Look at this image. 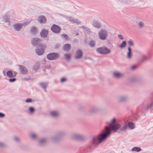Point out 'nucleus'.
Listing matches in <instances>:
<instances>
[{
  "mask_svg": "<svg viewBox=\"0 0 153 153\" xmlns=\"http://www.w3.org/2000/svg\"><path fill=\"white\" fill-rule=\"evenodd\" d=\"M139 25L140 27H141L143 26V24L142 22H140L139 24Z\"/></svg>",
  "mask_w": 153,
  "mask_h": 153,
  "instance_id": "33",
  "label": "nucleus"
},
{
  "mask_svg": "<svg viewBox=\"0 0 153 153\" xmlns=\"http://www.w3.org/2000/svg\"><path fill=\"white\" fill-rule=\"evenodd\" d=\"M38 21L40 23H45L46 21V19L44 16H40L39 17Z\"/></svg>",
  "mask_w": 153,
  "mask_h": 153,
  "instance_id": "12",
  "label": "nucleus"
},
{
  "mask_svg": "<svg viewBox=\"0 0 153 153\" xmlns=\"http://www.w3.org/2000/svg\"><path fill=\"white\" fill-rule=\"evenodd\" d=\"M97 51L98 53L102 54H107L110 52V50L105 47L98 48Z\"/></svg>",
  "mask_w": 153,
  "mask_h": 153,
  "instance_id": "2",
  "label": "nucleus"
},
{
  "mask_svg": "<svg viewBox=\"0 0 153 153\" xmlns=\"http://www.w3.org/2000/svg\"><path fill=\"white\" fill-rule=\"evenodd\" d=\"M22 26L23 25L21 24H16L13 26L15 29L17 30H20Z\"/></svg>",
  "mask_w": 153,
  "mask_h": 153,
  "instance_id": "14",
  "label": "nucleus"
},
{
  "mask_svg": "<svg viewBox=\"0 0 153 153\" xmlns=\"http://www.w3.org/2000/svg\"><path fill=\"white\" fill-rule=\"evenodd\" d=\"M126 45V42L125 41H123L121 43V44L120 45V47L122 48L125 46Z\"/></svg>",
  "mask_w": 153,
  "mask_h": 153,
  "instance_id": "21",
  "label": "nucleus"
},
{
  "mask_svg": "<svg viewBox=\"0 0 153 153\" xmlns=\"http://www.w3.org/2000/svg\"><path fill=\"white\" fill-rule=\"evenodd\" d=\"M46 48V46L43 45H39L38 48L36 50V53L39 55H41L43 54L45 51V49Z\"/></svg>",
  "mask_w": 153,
  "mask_h": 153,
  "instance_id": "3",
  "label": "nucleus"
},
{
  "mask_svg": "<svg viewBox=\"0 0 153 153\" xmlns=\"http://www.w3.org/2000/svg\"><path fill=\"white\" fill-rule=\"evenodd\" d=\"M4 116V114L2 113H0V117H3Z\"/></svg>",
  "mask_w": 153,
  "mask_h": 153,
  "instance_id": "30",
  "label": "nucleus"
},
{
  "mask_svg": "<svg viewBox=\"0 0 153 153\" xmlns=\"http://www.w3.org/2000/svg\"><path fill=\"white\" fill-rule=\"evenodd\" d=\"M51 115L53 116H56L58 115V113L56 111H52L51 113Z\"/></svg>",
  "mask_w": 153,
  "mask_h": 153,
  "instance_id": "22",
  "label": "nucleus"
},
{
  "mask_svg": "<svg viewBox=\"0 0 153 153\" xmlns=\"http://www.w3.org/2000/svg\"><path fill=\"white\" fill-rule=\"evenodd\" d=\"M65 58L67 59H70L71 57V55L70 53H68L64 55Z\"/></svg>",
  "mask_w": 153,
  "mask_h": 153,
  "instance_id": "17",
  "label": "nucleus"
},
{
  "mask_svg": "<svg viewBox=\"0 0 153 153\" xmlns=\"http://www.w3.org/2000/svg\"><path fill=\"white\" fill-rule=\"evenodd\" d=\"M63 36L65 37L66 38H67L68 37L65 34H64L63 35Z\"/></svg>",
  "mask_w": 153,
  "mask_h": 153,
  "instance_id": "34",
  "label": "nucleus"
},
{
  "mask_svg": "<svg viewBox=\"0 0 153 153\" xmlns=\"http://www.w3.org/2000/svg\"><path fill=\"white\" fill-rule=\"evenodd\" d=\"M41 40L38 38H35L32 41V43L33 45H39L40 43Z\"/></svg>",
  "mask_w": 153,
  "mask_h": 153,
  "instance_id": "10",
  "label": "nucleus"
},
{
  "mask_svg": "<svg viewBox=\"0 0 153 153\" xmlns=\"http://www.w3.org/2000/svg\"><path fill=\"white\" fill-rule=\"evenodd\" d=\"M128 49L129 51H128V58H130L131 57V49L129 47L128 48Z\"/></svg>",
  "mask_w": 153,
  "mask_h": 153,
  "instance_id": "19",
  "label": "nucleus"
},
{
  "mask_svg": "<svg viewBox=\"0 0 153 153\" xmlns=\"http://www.w3.org/2000/svg\"><path fill=\"white\" fill-rule=\"evenodd\" d=\"M141 150V149L139 147H134L132 149V151L133 152H139Z\"/></svg>",
  "mask_w": 153,
  "mask_h": 153,
  "instance_id": "15",
  "label": "nucleus"
},
{
  "mask_svg": "<svg viewBox=\"0 0 153 153\" xmlns=\"http://www.w3.org/2000/svg\"><path fill=\"white\" fill-rule=\"evenodd\" d=\"M118 37H119V38L121 39H123V36H122V35H118Z\"/></svg>",
  "mask_w": 153,
  "mask_h": 153,
  "instance_id": "31",
  "label": "nucleus"
},
{
  "mask_svg": "<svg viewBox=\"0 0 153 153\" xmlns=\"http://www.w3.org/2000/svg\"><path fill=\"white\" fill-rule=\"evenodd\" d=\"M89 45L91 47H94L95 45V43L94 41H91L89 43Z\"/></svg>",
  "mask_w": 153,
  "mask_h": 153,
  "instance_id": "23",
  "label": "nucleus"
},
{
  "mask_svg": "<svg viewBox=\"0 0 153 153\" xmlns=\"http://www.w3.org/2000/svg\"><path fill=\"white\" fill-rule=\"evenodd\" d=\"M116 120L115 119H113L111 124L109 126L106 127L103 133L99 135L97 138H94L93 140L94 143L99 144L104 140L106 137L109 134L111 130L116 131L120 127L119 124H117L114 125L116 123Z\"/></svg>",
  "mask_w": 153,
  "mask_h": 153,
  "instance_id": "1",
  "label": "nucleus"
},
{
  "mask_svg": "<svg viewBox=\"0 0 153 153\" xmlns=\"http://www.w3.org/2000/svg\"><path fill=\"white\" fill-rule=\"evenodd\" d=\"M27 102H32V100L30 99H27L26 100Z\"/></svg>",
  "mask_w": 153,
  "mask_h": 153,
  "instance_id": "25",
  "label": "nucleus"
},
{
  "mask_svg": "<svg viewBox=\"0 0 153 153\" xmlns=\"http://www.w3.org/2000/svg\"><path fill=\"white\" fill-rule=\"evenodd\" d=\"M99 37L102 40H105L107 36V33L104 30H101L99 33Z\"/></svg>",
  "mask_w": 153,
  "mask_h": 153,
  "instance_id": "5",
  "label": "nucleus"
},
{
  "mask_svg": "<svg viewBox=\"0 0 153 153\" xmlns=\"http://www.w3.org/2000/svg\"><path fill=\"white\" fill-rule=\"evenodd\" d=\"M16 80V79L15 78L13 79H9V81L10 82H13Z\"/></svg>",
  "mask_w": 153,
  "mask_h": 153,
  "instance_id": "26",
  "label": "nucleus"
},
{
  "mask_svg": "<svg viewBox=\"0 0 153 153\" xmlns=\"http://www.w3.org/2000/svg\"><path fill=\"white\" fill-rule=\"evenodd\" d=\"M31 136L32 138H35L36 137V135L34 134H32Z\"/></svg>",
  "mask_w": 153,
  "mask_h": 153,
  "instance_id": "27",
  "label": "nucleus"
},
{
  "mask_svg": "<svg viewBox=\"0 0 153 153\" xmlns=\"http://www.w3.org/2000/svg\"><path fill=\"white\" fill-rule=\"evenodd\" d=\"M128 44L130 46H132L133 45V42L131 41H129L128 42Z\"/></svg>",
  "mask_w": 153,
  "mask_h": 153,
  "instance_id": "28",
  "label": "nucleus"
},
{
  "mask_svg": "<svg viewBox=\"0 0 153 153\" xmlns=\"http://www.w3.org/2000/svg\"><path fill=\"white\" fill-rule=\"evenodd\" d=\"M31 31L33 33H36L37 32L36 28L35 27H33L31 29Z\"/></svg>",
  "mask_w": 153,
  "mask_h": 153,
  "instance_id": "20",
  "label": "nucleus"
},
{
  "mask_svg": "<svg viewBox=\"0 0 153 153\" xmlns=\"http://www.w3.org/2000/svg\"><path fill=\"white\" fill-rule=\"evenodd\" d=\"M51 29L53 32L56 33H59L61 30L60 27L55 25H54L52 26Z\"/></svg>",
  "mask_w": 153,
  "mask_h": 153,
  "instance_id": "6",
  "label": "nucleus"
},
{
  "mask_svg": "<svg viewBox=\"0 0 153 153\" xmlns=\"http://www.w3.org/2000/svg\"><path fill=\"white\" fill-rule=\"evenodd\" d=\"M114 75L115 77H120L122 75L121 74L118 72L114 73Z\"/></svg>",
  "mask_w": 153,
  "mask_h": 153,
  "instance_id": "18",
  "label": "nucleus"
},
{
  "mask_svg": "<svg viewBox=\"0 0 153 153\" xmlns=\"http://www.w3.org/2000/svg\"><path fill=\"white\" fill-rule=\"evenodd\" d=\"M66 79L65 78H62L61 79V81L62 82H64L66 80Z\"/></svg>",
  "mask_w": 153,
  "mask_h": 153,
  "instance_id": "29",
  "label": "nucleus"
},
{
  "mask_svg": "<svg viewBox=\"0 0 153 153\" xmlns=\"http://www.w3.org/2000/svg\"><path fill=\"white\" fill-rule=\"evenodd\" d=\"M19 66V68L22 73L24 74L27 73V71L26 68L20 65Z\"/></svg>",
  "mask_w": 153,
  "mask_h": 153,
  "instance_id": "13",
  "label": "nucleus"
},
{
  "mask_svg": "<svg viewBox=\"0 0 153 153\" xmlns=\"http://www.w3.org/2000/svg\"><path fill=\"white\" fill-rule=\"evenodd\" d=\"M59 56V54L57 53H52L48 54L47 56V58L50 60H54L57 58Z\"/></svg>",
  "mask_w": 153,
  "mask_h": 153,
  "instance_id": "4",
  "label": "nucleus"
},
{
  "mask_svg": "<svg viewBox=\"0 0 153 153\" xmlns=\"http://www.w3.org/2000/svg\"><path fill=\"white\" fill-rule=\"evenodd\" d=\"M82 51L80 50H78L76 52L75 58L76 59L80 58L82 57Z\"/></svg>",
  "mask_w": 153,
  "mask_h": 153,
  "instance_id": "8",
  "label": "nucleus"
},
{
  "mask_svg": "<svg viewBox=\"0 0 153 153\" xmlns=\"http://www.w3.org/2000/svg\"><path fill=\"white\" fill-rule=\"evenodd\" d=\"M29 110L30 113H33L34 111V108L33 107H30L29 108Z\"/></svg>",
  "mask_w": 153,
  "mask_h": 153,
  "instance_id": "24",
  "label": "nucleus"
},
{
  "mask_svg": "<svg viewBox=\"0 0 153 153\" xmlns=\"http://www.w3.org/2000/svg\"><path fill=\"white\" fill-rule=\"evenodd\" d=\"M71 48V46L70 44H66L64 45L63 49L65 51H68L70 50Z\"/></svg>",
  "mask_w": 153,
  "mask_h": 153,
  "instance_id": "11",
  "label": "nucleus"
},
{
  "mask_svg": "<svg viewBox=\"0 0 153 153\" xmlns=\"http://www.w3.org/2000/svg\"><path fill=\"white\" fill-rule=\"evenodd\" d=\"M137 68V66L136 65H134L133 66H132L131 68L132 69H134L135 68Z\"/></svg>",
  "mask_w": 153,
  "mask_h": 153,
  "instance_id": "32",
  "label": "nucleus"
},
{
  "mask_svg": "<svg viewBox=\"0 0 153 153\" xmlns=\"http://www.w3.org/2000/svg\"><path fill=\"white\" fill-rule=\"evenodd\" d=\"M48 34V31L47 30H43L40 33V35L42 37H46Z\"/></svg>",
  "mask_w": 153,
  "mask_h": 153,
  "instance_id": "9",
  "label": "nucleus"
},
{
  "mask_svg": "<svg viewBox=\"0 0 153 153\" xmlns=\"http://www.w3.org/2000/svg\"><path fill=\"white\" fill-rule=\"evenodd\" d=\"M129 127L131 129H132L134 127V124L132 122H129L128 124Z\"/></svg>",
  "mask_w": 153,
  "mask_h": 153,
  "instance_id": "16",
  "label": "nucleus"
},
{
  "mask_svg": "<svg viewBox=\"0 0 153 153\" xmlns=\"http://www.w3.org/2000/svg\"><path fill=\"white\" fill-rule=\"evenodd\" d=\"M15 72H13L12 71H8L7 72V75L9 77H15L16 74Z\"/></svg>",
  "mask_w": 153,
  "mask_h": 153,
  "instance_id": "7",
  "label": "nucleus"
}]
</instances>
